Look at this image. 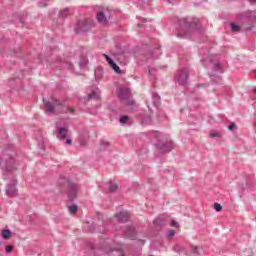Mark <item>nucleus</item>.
Listing matches in <instances>:
<instances>
[{
  "label": "nucleus",
  "mask_w": 256,
  "mask_h": 256,
  "mask_svg": "<svg viewBox=\"0 0 256 256\" xmlns=\"http://www.w3.org/2000/svg\"><path fill=\"white\" fill-rule=\"evenodd\" d=\"M127 121H129V116L124 115L120 117V123H122V125H124V123H127Z\"/></svg>",
  "instance_id": "obj_30"
},
{
  "label": "nucleus",
  "mask_w": 256,
  "mask_h": 256,
  "mask_svg": "<svg viewBox=\"0 0 256 256\" xmlns=\"http://www.w3.org/2000/svg\"><path fill=\"white\" fill-rule=\"evenodd\" d=\"M212 71L214 73H217V71H220V73H223V69L221 68V64L220 63H215L213 68H212Z\"/></svg>",
  "instance_id": "obj_22"
},
{
  "label": "nucleus",
  "mask_w": 256,
  "mask_h": 256,
  "mask_svg": "<svg viewBox=\"0 0 256 256\" xmlns=\"http://www.w3.org/2000/svg\"><path fill=\"white\" fill-rule=\"evenodd\" d=\"M47 6V3H39V7H46Z\"/></svg>",
  "instance_id": "obj_42"
},
{
  "label": "nucleus",
  "mask_w": 256,
  "mask_h": 256,
  "mask_svg": "<svg viewBox=\"0 0 256 256\" xmlns=\"http://www.w3.org/2000/svg\"><path fill=\"white\" fill-rule=\"evenodd\" d=\"M250 3H256V0H248Z\"/></svg>",
  "instance_id": "obj_46"
},
{
  "label": "nucleus",
  "mask_w": 256,
  "mask_h": 256,
  "mask_svg": "<svg viewBox=\"0 0 256 256\" xmlns=\"http://www.w3.org/2000/svg\"><path fill=\"white\" fill-rule=\"evenodd\" d=\"M174 251H176V253H181V251H183V248H181L180 250H177V248H174Z\"/></svg>",
  "instance_id": "obj_43"
},
{
  "label": "nucleus",
  "mask_w": 256,
  "mask_h": 256,
  "mask_svg": "<svg viewBox=\"0 0 256 256\" xmlns=\"http://www.w3.org/2000/svg\"><path fill=\"white\" fill-rule=\"evenodd\" d=\"M199 33H201V29H198Z\"/></svg>",
  "instance_id": "obj_50"
},
{
  "label": "nucleus",
  "mask_w": 256,
  "mask_h": 256,
  "mask_svg": "<svg viewBox=\"0 0 256 256\" xmlns=\"http://www.w3.org/2000/svg\"><path fill=\"white\" fill-rule=\"evenodd\" d=\"M133 103H134L133 101H128L127 105H133Z\"/></svg>",
  "instance_id": "obj_44"
},
{
  "label": "nucleus",
  "mask_w": 256,
  "mask_h": 256,
  "mask_svg": "<svg viewBox=\"0 0 256 256\" xmlns=\"http://www.w3.org/2000/svg\"><path fill=\"white\" fill-rule=\"evenodd\" d=\"M62 113H75L74 108H66V111H62Z\"/></svg>",
  "instance_id": "obj_33"
},
{
  "label": "nucleus",
  "mask_w": 256,
  "mask_h": 256,
  "mask_svg": "<svg viewBox=\"0 0 256 256\" xmlns=\"http://www.w3.org/2000/svg\"><path fill=\"white\" fill-rule=\"evenodd\" d=\"M89 29H91V23H89L87 18L78 20L74 27V31L77 35H79V33H85V31H89Z\"/></svg>",
  "instance_id": "obj_6"
},
{
  "label": "nucleus",
  "mask_w": 256,
  "mask_h": 256,
  "mask_svg": "<svg viewBox=\"0 0 256 256\" xmlns=\"http://www.w3.org/2000/svg\"><path fill=\"white\" fill-rule=\"evenodd\" d=\"M103 77V73L101 72V70H96L95 71V78L96 79H101Z\"/></svg>",
  "instance_id": "obj_31"
},
{
  "label": "nucleus",
  "mask_w": 256,
  "mask_h": 256,
  "mask_svg": "<svg viewBox=\"0 0 256 256\" xmlns=\"http://www.w3.org/2000/svg\"><path fill=\"white\" fill-rule=\"evenodd\" d=\"M117 97L120 101H129L131 99V90L128 87L121 86L118 89Z\"/></svg>",
  "instance_id": "obj_10"
},
{
  "label": "nucleus",
  "mask_w": 256,
  "mask_h": 256,
  "mask_svg": "<svg viewBox=\"0 0 256 256\" xmlns=\"http://www.w3.org/2000/svg\"><path fill=\"white\" fill-rule=\"evenodd\" d=\"M153 101H154V105H161V96L158 94H153Z\"/></svg>",
  "instance_id": "obj_21"
},
{
  "label": "nucleus",
  "mask_w": 256,
  "mask_h": 256,
  "mask_svg": "<svg viewBox=\"0 0 256 256\" xmlns=\"http://www.w3.org/2000/svg\"><path fill=\"white\" fill-rule=\"evenodd\" d=\"M11 251H13V246L7 245L6 246V253H11Z\"/></svg>",
  "instance_id": "obj_36"
},
{
  "label": "nucleus",
  "mask_w": 256,
  "mask_h": 256,
  "mask_svg": "<svg viewBox=\"0 0 256 256\" xmlns=\"http://www.w3.org/2000/svg\"><path fill=\"white\" fill-rule=\"evenodd\" d=\"M153 224L155 227H159L161 229V227H165V225H167V222L165 221V217L160 216L153 221Z\"/></svg>",
  "instance_id": "obj_15"
},
{
  "label": "nucleus",
  "mask_w": 256,
  "mask_h": 256,
  "mask_svg": "<svg viewBox=\"0 0 256 256\" xmlns=\"http://www.w3.org/2000/svg\"><path fill=\"white\" fill-rule=\"evenodd\" d=\"M16 187H17V180H13L11 184L7 185V189H6L7 197L13 198L19 195V191L17 190Z\"/></svg>",
  "instance_id": "obj_11"
},
{
  "label": "nucleus",
  "mask_w": 256,
  "mask_h": 256,
  "mask_svg": "<svg viewBox=\"0 0 256 256\" xmlns=\"http://www.w3.org/2000/svg\"><path fill=\"white\" fill-rule=\"evenodd\" d=\"M2 237L3 239H11V230L9 229L2 230Z\"/></svg>",
  "instance_id": "obj_20"
},
{
  "label": "nucleus",
  "mask_w": 256,
  "mask_h": 256,
  "mask_svg": "<svg viewBox=\"0 0 256 256\" xmlns=\"http://www.w3.org/2000/svg\"><path fill=\"white\" fill-rule=\"evenodd\" d=\"M180 30L177 34V37L180 39H189L191 37V34L195 29H197V26L199 25V19L198 18H182L178 21Z\"/></svg>",
  "instance_id": "obj_1"
},
{
  "label": "nucleus",
  "mask_w": 256,
  "mask_h": 256,
  "mask_svg": "<svg viewBox=\"0 0 256 256\" xmlns=\"http://www.w3.org/2000/svg\"><path fill=\"white\" fill-rule=\"evenodd\" d=\"M0 167L4 170V175L11 173L17 169V164H15V159L9 154L4 153L1 157Z\"/></svg>",
  "instance_id": "obj_2"
},
{
  "label": "nucleus",
  "mask_w": 256,
  "mask_h": 256,
  "mask_svg": "<svg viewBox=\"0 0 256 256\" xmlns=\"http://www.w3.org/2000/svg\"><path fill=\"white\" fill-rule=\"evenodd\" d=\"M146 59H153V52H149V54L146 55Z\"/></svg>",
  "instance_id": "obj_38"
},
{
  "label": "nucleus",
  "mask_w": 256,
  "mask_h": 256,
  "mask_svg": "<svg viewBox=\"0 0 256 256\" xmlns=\"http://www.w3.org/2000/svg\"><path fill=\"white\" fill-rule=\"evenodd\" d=\"M68 211H69L70 215H75V213H77V211H79V206H77V204L71 205L68 207Z\"/></svg>",
  "instance_id": "obj_18"
},
{
  "label": "nucleus",
  "mask_w": 256,
  "mask_h": 256,
  "mask_svg": "<svg viewBox=\"0 0 256 256\" xmlns=\"http://www.w3.org/2000/svg\"><path fill=\"white\" fill-rule=\"evenodd\" d=\"M240 19L243 21V31H251V29H253V23L256 21V11H248L244 14H240Z\"/></svg>",
  "instance_id": "obj_4"
},
{
  "label": "nucleus",
  "mask_w": 256,
  "mask_h": 256,
  "mask_svg": "<svg viewBox=\"0 0 256 256\" xmlns=\"http://www.w3.org/2000/svg\"><path fill=\"white\" fill-rule=\"evenodd\" d=\"M171 227H179V223H177V221H175V220H172Z\"/></svg>",
  "instance_id": "obj_37"
},
{
  "label": "nucleus",
  "mask_w": 256,
  "mask_h": 256,
  "mask_svg": "<svg viewBox=\"0 0 256 256\" xmlns=\"http://www.w3.org/2000/svg\"><path fill=\"white\" fill-rule=\"evenodd\" d=\"M210 77L214 83H222L223 81V78H221V76L210 75Z\"/></svg>",
  "instance_id": "obj_24"
},
{
  "label": "nucleus",
  "mask_w": 256,
  "mask_h": 256,
  "mask_svg": "<svg viewBox=\"0 0 256 256\" xmlns=\"http://www.w3.org/2000/svg\"><path fill=\"white\" fill-rule=\"evenodd\" d=\"M142 123H143L144 125H151V123H153V119L148 116L147 118H144V119H143Z\"/></svg>",
  "instance_id": "obj_28"
},
{
  "label": "nucleus",
  "mask_w": 256,
  "mask_h": 256,
  "mask_svg": "<svg viewBox=\"0 0 256 256\" xmlns=\"http://www.w3.org/2000/svg\"><path fill=\"white\" fill-rule=\"evenodd\" d=\"M67 133H69V129L67 127H59L58 128V139H67Z\"/></svg>",
  "instance_id": "obj_14"
},
{
  "label": "nucleus",
  "mask_w": 256,
  "mask_h": 256,
  "mask_svg": "<svg viewBox=\"0 0 256 256\" xmlns=\"http://www.w3.org/2000/svg\"><path fill=\"white\" fill-rule=\"evenodd\" d=\"M80 145H82L83 147H85V145H87V142L85 140H80Z\"/></svg>",
  "instance_id": "obj_41"
},
{
  "label": "nucleus",
  "mask_w": 256,
  "mask_h": 256,
  "mask_svg": "<svg viewBox=\"0 0 256 256\" xmlns=\"http://www.w3.org/2000/svg\"><path fill=\"white\" fill-rule=\"evenodd\" d=\"M142 22H143V23H147V20H146V18H144V19L142 20Z\"/></svg>",
  "instance_id": "obj_48"
},
{
  "label": "nucleus",
  "mask_w": 256,
  "mask_h": 256,
  "mask_svg": "<svg viewBox=\"0 0 256 256\" xmlns=\"http://www.w3.org/2000/svg\"><path fill=\"white\" fill-rule=\"evenodd\" d=\"M72 143H73V140H71V139L66 140V145H72Z\"/></svg>",
  "instance_id": "obj_40"
},
{
  "label": "nucleus",
  "mask_w": 256,
  "mask_h": 256,
  "mask_svg": "<svg viewBox=\"0 0 256 256\" xmlns=\"http://www.w3.org/2000/svg\"><path fill=\"white\" fill-rule=\"evenodd\" d=\"M199 248L197 247V246H193L192 247V251H193V253H199V252H197V250H198Z\"/></svg>",
  "instance_id": "obj_39"
},
{
  "label": "nucleus",
  "mask_w": 256,
  "mask_h": 256,
  "mask_svg": "<svg viewBox=\"0 0 256 256\" xmlns=\"http://www.w3.org/2000/svg\"><path fill=\"white\" fill-rule=\"evenodd\" d=\"M51 99L52 101H47L45 98H43V104L48 113H55V107L65 106V100H59L55 97H52Z\"/></svg>",
  "instance_id": "obj_5"
},
{
  "label": "nucleus",
  "mask_w": 256,
  "mask_h": 256,
  "mask_svg": "<svg viewBox=\"0 0 256 256\" xmlns=\"http://www.w3.org/2000/svg\"><path fill=\"white\" fill-rule=\"evenodd\" d=\"M103 57L106 59L108 65H110V67L115 63V61H113V59L111 57H109V55L103 54Z\"/></svg>",
  "instance_id": "obj_26"
},
{
  "label": "nucleus",
  "mask_w": 256,
  "mask_h": 256,
  "mask_svg": "<svg viewBox=\"0 0 256 256\" xmlns=\"http://www.w3.org/2000/svg\"><path fill=\"white\" fill-rule=\"evenodd\" d=\"M99 231H100V233H105V230H101V229H99Z\"/></svg>",
  "instance_id": "obj_49"
},
{
  "label": "nucleus",
  "mask_w": 256,
  "mask_h": 256,
  "mask_svg": "<svg viewBox=\"0 0 256 256\" xmlns=\"http://www.w3.org/2000/svg\"><path fill=\"white\" fill-rule=\"evenodd\" d=\"M235 123L231 122L230 125L228 126L229 131H233V129H235Z\"/></svg>",
  "instance_id": "obj_34"
},
{
  "label": "nucleus",
  "mask_w": 256,
  "mask_h": 256,
  "mask_svg": "<svg viewBox=\"0 0 256 256\" xmlns=\"http://www.w3.org/2000/svg\"><path fill=\"white\" fill-rule=\"evenodd\" d=\"M115 217L118 223H127V221H129V213H127V211L122 210L119 213H116Z\"/></svg>",
  "instance_id": "obj_12"
},
{
  "label": "nucleus",
  "mask_w": 256,
  "mask_h": 256,
  "mask_svg": "<svg viewBox=\"0 0 256 256\" xmlns=\"http://www.w3.org/2000/svg\"><path fill=\"white\" fill-rule=\"evenodd\" d=\"M230 27L234 33H241V31H245V30H243V24L241 26H239L235 23H231Z\"/></svg>",
  "instance_id": "obj_16"
},
{
  "label": "nucleus",
  "mask_w": 256,
  "mask_h": 256,
  "mask_svg": "<svg viewBox=\"0 0 256 256\" xmlns=\"http://www.w3.org/2000/svg\"><path fill=\"white\" fill-rule=\"evenodd\" d=\"M214 209L219 213L220 211H223V206L219 203H214Z\"/></svg>",
  "instance_id": "obj_29"
},
{
  "label": "nucleus",
  "mask_w": 256,
  "mask_h": 256,
  "mask_svg": "<svg viewBox=\"0 0 256 256\" xmlns=\"http://www.w3.org/2000/svg\"><path fill=\"white\" fill-rule=\"evenodd\" d=\"M96 19L98 23H101L102 25H107V23H109V19H111V11H109V9L107 8L99 11L96 14Z\"/></svg>",
  "instance_id": "obj_8"
},
{
  "label": "nucleus",
  "mask_w": 256,
  "mask_h": 256,
  "mask_svg": "<svg viewBox=\"0 0 256 256\" xmlns=\"http://www.w3.org/2000/svg\"><path fill=\"white\" fill-rule=\"evenodd\" d=\"M174 147L175 145L173 144V141L159 142L158 144H156V149L158 150V153H160V155H165V153H171Z\"/></svg>",
  "instance_id": "obj_7"
},
{
  "label": "nucleus",
  "mask_w": 256,
  "mask_h": 256,
  "mask_svg": "<svg viewBox=\"0 0 256 256\" xmlns=\"http://www.w3.org/2000/svg\"><path fill=\"white\" fill-rule=\"evenodd\" d=\"M109 191L110 193H115L119 189V186L117 184L109 183Z\"/></svg>",
  "instance_id": "obj_25"
},
{
  "label": "nucleus",
  "mask_w": 256,
  "mask_h": 256,
  "mask_svg": "<svg viewBox=\"0 0 256 256\" xmlns=\"http://www.w3.org/2000/svg\"><path fill=\"white\" fill-rule=\"evenodd\" d=\"M176 79L179 85H187L189 81V68H184L178 72Z\"/></svg>",
  "instance_id": "obj_9"
},
{
  "label": "nucleus",
  "mask_w": 256,
  "mask_h": 256,
  "mask_svg": "<svg viewBox=\"0 0 256 256\" xmlns=\"http://www.w3.org/2000/svg\"><path fill=\"white\" fill-rule=\"evenodd\" d=\"M110 67L115 71V73H118V75L123 74V70H121V68H119L117 63L114 62Z\"/></svg>",
  "instance_id": "obj_19"
},
{
  "label": "nucleus",
  "mask_w": 256,
  "mask_h": 256,
  "mask_svg": "<svg viewBox=\"0 0 256 256\" xmlns=\"http://www.w3.org/2000/svg\"><path fill=\"white\" fill-rule=\"evenodd\" d=\"M58 185L60 187H65V185H68L69 201L73 202L75 199H77V191H79V185L69 182V180L65 177H60L58 180Z\"/></svg>",
  "instance_id": "obj_3"
},
{
  "label": "nucleus",
  "mask_w": 256,
  "mask_h": 256,
  "mask_svg": "<svg viewBox=\"0 0 256 256\" xmlns=\"http://www.w3.org/2000/svg\"><path fill=\"white\" fill-rule=\"evenodd\" d=\"M166 3H172L173 0H164Z\"/></svg>",
  "instance_id": "obj_45"
},
{
  "label": "nucleus",
  "mask_w": 256,
  "mask_h": 256,
  "mask_svg": "<svg viewBox=\"0 0 256 256\" xmlns=\"http://www.w3.org/2000/svg\"><path fill=\"white\" fill-rule=\"evenodd\" d=\"M124 234H125V237H127L128 239H135L137 235V231L135 230L134 227L127 226L124 230Z\"/></svg>",
  "instance_id": "obj_13"
},
{
  "label": "nucleus",
  "mask_w": 256,
  "mask_h": 256,
  "mask_svg": "<svg viewBox=\"0 0 256 256\" xmlns=\"http://www.w3.org/2000/svg\"><path fill=\"white\" fill-rule=\"evenodd\" d=\"M175 236V230H169L168 231V237L171 238V237H174Z\"/></svg>",
  "instance_id": "obj_35"
},
{
  "label": "nucleus",
  "mask_w": 256,
  "mask_h": 256,
  "mask_svg": "<svg viewBox=\"0 0 256 256\" xmlns=\"http://www.w3.org/2000/svg\"><path fill=\"white\" fill-rule=\"evenodd\" d=\"M101 147H103V149H107V147H109V142L102 140L100 142Z\"/></svg>",
  "instance_id": "obj_32"
},
{
  "label": "nucleus",
  "mask_w": 256,
  "mask_h": 256,
  "mask_svg": "<svg viewBox=\"0 0 256 256\" xmlns=\"http://www.w3.org/2000/svg\"><path fill=\"white\" fill-rule=\"evenodd\" d=\"M209 137H211V138L221 137V134L219 133V131L212 130V131H210Z\"/></svg>",
  "instance_id": "obj_27"
},
{
  "label": "nucleus",
  "mask_w": 256,
  "mask_h": 256,
  "mask_svg": "<svg viewBox=\"0 0 256 256\" xmlns=\"http://www.w3.org/2000/svg\"><path fill=\"white\" fill-rule=\"evenodd\" d=\"M88 99H99V93H97L95 90H92V92L88 94Z\"/></svg>",
  "instance_id": "obj_23"
},
{
  "label": "nucleus",
  "mask_w": 256,
  "mask_h": 256,
  "mask_svg": "<svg viewBox=\"0 0 256 256\" xmlns=\"http://www.w3.org/2000/svg\"><path fill=\"white\" fill-rule=\"evenodd\" d=\"M71 15V12L69 11V8H64L59 11V17L62 19H66V17H69Z\"/></svg>",
  "instance_id": "obj_17"
},
{
  "label": "nucleus",
  "mask_w": 256,
  "mask_h": 256,
  "mask_svg": "<svg viewBox=\"0 0 256 256\" xmlns=\"http://www.w3.org/2000/svg\"><path fill=\"white\" fill-rule=\"evenodd\" d=\"M198 87H205V84H199Z\"/></svg>",
  "instance_id": "obj_47"
}]
</instances>
